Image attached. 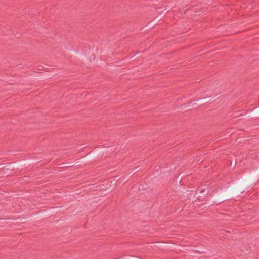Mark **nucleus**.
I'll return each mask as SVG.
<instances>
[{
    "instance_id": "obj_6",
    "label": "nucleus",
    "mask_w": 259,
    "mask_h": 259,
    "mask_svg": "<svg viewBox=\"0 0 259 259\" xmlns=\"http://www.w3.org/2000/svg\"><path fill=\"white\" fill-rule=\"evenodd\" d=\"M158 20V18H154V19H153V22H149V23L147 25V26H148V25H150L149 26H148V27H150L152 26L154 23H156V22H157Z\"/></svg>"
},
{
    "instance_id": "obj_9",
    "label": "nucleus",
    "mask_w": 259,
    "mask_h": 259,
    "mask_svg": "<svg viewBox=\"0 0 259 259\" xmlns=\"http://www.w3.org/2000/svg\"><path fill=\"white\" fill-rule=\"evenodd\" d=\"M44 69V67L41 65H38L36 67V69H37L38 70H43Z\"/></svg>"
},
{
    "instance_id": "obj_5",
    "label": "nucleus",
    "mask_w": 259,
    "mask_h": 259,
    "mask_svg": "<svg viewBox=\"0 0 259 259\" xmlns=\"http://www.w3.org/2000/svg\"><path fill=\"white\" fill-rule=\"evenodd\" d=\"M63 167H70L73 166L72 162L63 163L62 164Z\"/></svg>"
},
{
    "instance_id": "obj_7",
    "label": "nucleus",
    "mask_w": 259,
    "mask_h": 259,
    "mask_svg": "<svg viewBox=\"0 0 259 259\" xmlns=\"http://www.w3.org/2000/svg\"><path fill=\"white\" fill-rule=\"evenodd\" d=\"M240 112H243V111H240V110L237 111L234 115V117H240V116H243V114H242V113L239 114Z\"/></svg>"
},
{
    "instance_id": "obj_10",
    "label": "nucleus",
    "mask_w": 259,
    "mask_h": 259,
    "mask_svg": "<svg viewBox=\"0 0 259 259\" xmlns=\"http://www.w3.org/2000/svg\"><path fill=\"white\" fill-rule=\"evenodd\" d=\"M200 192H201V193H204L205 195H206V192H205L204 190H201V191H200Z\"/></svg>"
},
{
    "instance_id": "obj_13",
    "label": "nucleus",
    "mask_w": 259,
    "mask_h": 259,
    "mask_svg": "<svg viewBox=\"0 0 259 259\" xmlns=\"http://www.w3.org/2000/svg\"><path fill=\"white\" fill-rule=\"evenodd\" d=\"M189 9V7L188 8H187L186 10H188Z\"/></svg>"
},
{
    "instance_id": "obj_3",
    "label": "nucleus",
    "mask_w": 259,
    "mask_h": 259,
    "mask_svg": "<svg viewBox=\"0 0 259 259\" xmlns=\"http://www.w3.org/2000/svg\"><path fill=\"white\" fill-rule=\"evenodd\" d=\"M213 99H214V98L213 97H212V96H207V97H204L202 98H198V99H196V100H194L193 101L195 102L194 103V104L195 105L198 103H201L202 102L209 101L212 100Z\"/></svg>"
},
{
    "instance_id": "obj_2",
    "label": "nucleus",
    "mask_w": 259,
    "mask_h": 259,
    "mask_svg": "<svg viewBox=\"0 0 259 259\" xmlns=\"http://www.w3.org/2000/svg\"><path fill=\"white\" fill-rule=\"evenodd\" d=\"M230 198H231L230 196L228 190H227L226 191L217 194L213 197L212 200L213 204H219L228 200Z\"/></svg>"
},
{
    "instance_id": "obj_8",
    "label": "nucleus",
    "mask_w": 259,
    "mask_h": 259,
    "mask_svg": "<svg viewBox=\"0 0 259 259\" xmlns=\"http://www.w3.org/2000/svg\"><path fill=\"white\" fill-rule=\"evenodd\" d=\"M130 259H143V258L140 256L130 255Z\"/></svg>"
},
{
    "instance_id": "obj_11",
    "label": "nucleus",
    "mask_w": 259,
    "mask_h": 259,
    "mask_svg": "<svg viewBox=\"0 0 259 259\" xmlns=\"http://www.w3.org/2000/svg\"><path fill=\"white\" fill-rule=\"evenodd\" d=\"M31 161H25V162H23V163H27L28 162H30Z\"/></svg>"
},
{
    "instance_id": "obj_12",
    "label": "nucleus",
    "mask_w": 259,
    "mask_h": 259,
    "mask_svg": "<svg viewBox=\"0 0 259 259\" xmlns=\"http://www.w3.org/2000/svg\"><path fill=\"white\" fill-rule=\"evenodd\" d=\"M201 196H200L199 198H198V199H199V200H200L201 198Z\"/></svg>"
},
{
    "instance_id": "obj_4",
    "label": "nucleus",
    "mask_w": 259,
    "mask_h": 259,
    "mask_svg": "<svg viewBox=\"0 0 259 259\" xmlns=\"http://www.w3.org/2000/svg\"><path fill=\"white\" fill-rule=\"evenodd\" d=\"M2 166L0 165V169H6L7 170H13L14 169L15 167L16 166V164H14L13 163H9L7 164H2Z\"/></svg>"
},
{
    "instance_id": "obj_1",
    "label": "nucleus",
    "mask_w": 259,
    "mask_h": 259,
    "mask_svg": "<svg viewBox=\"0 0 259 259\" xmlns=\"http://www.w3.org/2000/svg\"><path fill=\"white\" fill-rule=\"evenodd\" d=\"M255 180L259 181V168L253 174L243 176L236 184L232 185L227 190L230 197L244 192L246 187Z\"/></svg>"
}]
</instances>
